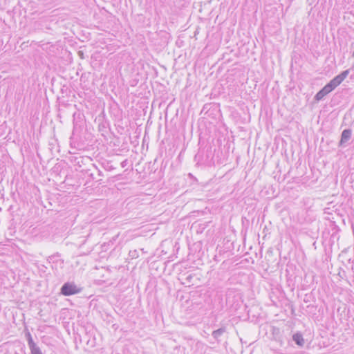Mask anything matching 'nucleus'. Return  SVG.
Here are the masks:
<instances>
[{
    "mask_svg": "<svg viewBox=\"0 0 354 354\" xmlns=\"http://www.w3.org/2000/svg\"><path fill=\"white\" fill-rule=\"evenodd\" d=\"M25 335H26L27 339H29V337H32L31 334L30 333L29 331H27Z\"/></svg>",
    "mask_w": 354,
    "mask_h": 354,
    "instance_id": "1a4fd4ad",
    "label": "nucleus"
},
{
    "mask_svg": "<svg viewBox=\"0 0 354 354\" xmlns=\"http://www.w3.org/2000/svg\"><path fill=\"white\" fill-rule=\"evenodd\" d=\"M126 162H127V160L123 161V162H122V167H124V165H125V164H126Z\"/></svg>",
    "mask_w": 354,
    "mask_h": 354,
    "instance_id": "9d476101",
    "label": "nucleus"
},
{
    "mask_svg": "<svg viewBox=\"0 0 354 354\" xmlns=\"http://www.w3.org/2000/svg\"><path fill=\"white\" fill-rule=\"evenodd\" d=\"M75 134H73V136H71V138H70V140H71V145H73V144H75V142H74V140H75Z\"/></svg>",
    "mask_w": 354,
    "mask_h": 354,
    "instance_id": "6e6552de",
    "label": "nucleus"
},
{
    "mask_svg": "<svg viewBox=\"0 0 354 354\" xmlns=\"http://www.w3.org/2000/svg\"><path fill=\"white\" fill-rule=\"evenodd\" d=\"M348 73V71H345L340 75L333 78L328 84H326L321 91L317 93L315 96L316 100H320L326 95L331 92L335 88H336L342 83V82L346 77Z\"/></svg>",
    "mask_w": 354,
    "mask_h": 354,
    "instance_id": "f257e3e1",
    "label": "nucleus"
},
{
    "mask_svg": "<svg viewBox=\"0 0 354 354\" xmlns=\"http://www.w3.org/2000/svg\"><path fill=\"white\" fill-rule=\"evenodd\" d=\"M343 133H348V131H347V130H344V131H343Z\"/></svg>",
    "mask_w": 354,
    "mask_h": 354,
    "instance_id": "9b49d317",
    "label": "nucleus"
},
{
    "mask_svg": "<svg viewBox=\"0 0 354 354\" xmlns=\"http://www.w3.org/2000/svg\"><path fill=\"white\" fill-rule=\"evenodd\" d=\"M224 332H225V328H221L218 330L213 331L212 336L215 339H218Z\"/></svg>",
    "mask_w": 354,
    "mask_h": 354,
    "instance_id": "39448f33",
    "label": "nucleus"
},
{
    "mask_svg": "<svg viewBox=\"0 0 354 354\" xmlns=\"http://www.w3.org/2000/svg\"><path fill=\"white\" fill-rule=\"evenodd\" d=\"M351 139V134H342V138L339 141L340 146H344V144L346 143Z\"/></svg>",
    "mask_w": 354,
    "mask_h": 354,
    "instance_id": "20e7f679",
    "label": "nucleus"
},
{
    "mask_svg": "<svg viewBox=\"0 0 354 354\" xmlns=\"http://www.w3.org/2000/svg\"><path fill=\"white\" fill-rule=\"evenodd\" d=\"M31 354H42L40 348L37 346L34 348H30Z\"/></svg>",
    "mask_w": 354,
    "mask_h": 354,
    "instance_id": "0eeeda50",
    "label": "nucleus"
},
{
    "mask_svg": "<svg viewBox=\"0 0 354 354\" xmlns=\"http://www.w3.org/2000/svg\"><path fill=\"white\" fill-rule=\"evenodd\" d=\"M27 341L30 349L37 346V344L34 342L32 337H29V339H28Z\"/></svg>",
    "mask_w": 354,
    "mask_h": 354,
    "instance_id": "423d86ee",
    "label": "nucleus"
},
{
    "mask_svg": "<svg viewBox=\"0 0 354 354\" xmlns=\"http://www.w3.org/2000/svg\"><path fill=\"white\" fill-rule=\"evenodd\" d=\"M80 291L81 288H79L73 283H65L61 288V293L65 296L75 295L79 293Z\"/></svg>",
    "mask_w": 354,
    "mask_h": 354,
    "instance_id": "f03ea898",
    "label": "nucleus"
},
{
    "mask_svg": "<svg viewBox=\"0 0 354 354\" xmlns=\"http://www.w3.org/2000/svg\"><path fill=\"white\" fill-rule=\"evenodd\" d=\"M293 340L296 342L297 344L299 346H302L304 344V339L302 336L299 334H295L293 335Z\"/></svg>",
    "mask_w": 354,
    "mask_h": 354,
    "instance_id": "7ed1b4c3",
    "label": "nucleus"
}]
</instances>
